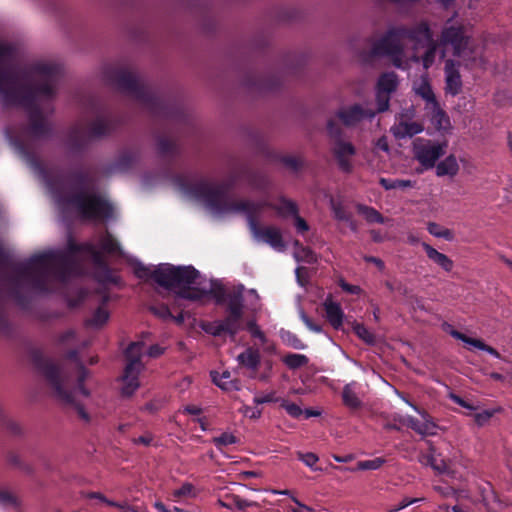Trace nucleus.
I'll return each mask as SVG.
<instances>
[{
  "mask_svg": "<svg viewBox=\"0 0 512 512\" xmlns=\"http://www.w3.org/2000/svg\"><path fill=\"white\" fill-rule=\"evenodd\" d=\"M86 496H87V498H90V499H97L100 502L105 503L109 506L114 507L115 505H118L117 502L108 500L102 493H99V492H90Z\"/></svg>",
  "mask_w": 512,
  "mask_h": 512,
  "instance_id": "obj_58",
  "label": "nucleus"
},
{
  "mask_svg": "<svg viewBox=\"0 0 512 512\" xmlns=\"http://www.w3.org/2000/svg\"><path fill=\"white\" fill-rule=\"evenodd\" d=\"M100 261V253L92 244L69 242L67 251H48L32 256L26 263L16 265L12 275L3 282L6 292L20 301L23 296L51 290L56 282H64L83 272V256Z\"/></svg>",
  "mask_w": 512,
  "mask_h": 512,
  "instance_id": "obj_2",
  "label": "nucleus"
},
{
  "mask_svg": "<svg viewBox=\"0 0 512 512\" xmlns=\"http://www.w3.org/2000/svg\"><path fill=\"white\" fill-rule=\"evenodd\" d=\"M260 352L258 349L249 347L237 356V361L243 367L256 372L260 364Z\"/></svg>",
  "mask_w": 512,
  "mask_h": 512,
  "instance_id": "obj_22",
  "label": "nucleus"
},
{
  "mask_svg": "<svg viewBox=\"0 0 512 512\" xmlns=\"http://www.w3.org/2000/svg\"><path fill=\"white\" fill-rule=\"evenodd\" d=\"M138 159V156L134 152H125L123 153L119 160H118V166L120 169H126L128 166L135 162Z\"/></svg>",
  "mask_w": 512,
  "mask_h": 512,
  "instance_id": "obj_50",
  "label": "nucleus"
},
{
  "mask_svg": "<svg viewBox=\"0 0 512 512\" xmlns=\"http://www.w3.org/2000/svg\"><path fill=\"white\" fill-rule=\"evenodd\" d=\"M110 131V124L103 116L96 118L88 125L77 123L70 131L68 142L71 147H78L87 141L102 137Z\"/></svg>",
  "mask_w": 512,
  "mask_h": 512,
  "instance_id": "obj_12",
  "label": "nucleus"
},
{
  "mask_svg": "<svg viewBox=\"0 0 512 512\" xmlns=\"http://www.w3.org/2000/svg\"><path fill=\"white\" fill-rule=\"evenodd\" d=\"M262 205V208L265 206H269L274 209L279 216L281 217H289L294 216L298 213V208L295 202L290 199L281 197L278 199L276 203L270 204L268 202H259Z\"/></svg>",
  "mask_w": 512,
  "mask_h": 512,
  "instance_id": "obj_21",
  "label": "nucleus"
},
{
  "mask_svg": "<svg viewBox=\"0 0 512 512\" xmlns=\"http://www.w3.org/2000/svg\"><path fill=\"white\" fill-rule=\"evenodd\" d=\"M58 203L62 206L71 207L84 219H102L112 215L111 205L94 192L75 188L59 195Z\"/></svg>",
  "mask_w": 512,
  "mask_h": 512,
  "instance_id": "obj_7",
  "label": "nucleus"
},
{
  "mask_svg": "<svg viewBox=\"0 0 512 512\" xmlns=\"http://www.w3.org/2000/svg\"><path fill=\"white\" fill-rule=\"evenodd\" d=\"M403 39L405 37L400 34V27L393 28L374 44L372 51L376 55L389 56L395 67L407 69L410 67V59L401 42Z\"/></svg>",
  "mask_w": 512,
  "mask_h": 512,
  "instance_id": "obj_9",
  "label": "nucleus"
},
{
  "mask_svg": "<svg viewBox=\"0 0 512 512\" xmlns=\"http://www.w3.org/2000/svg\"><path fill=\"white\" fill-rule=\"evenodd\" d=\"M293 217H294V225L298 232L304 233L309 230V225L302 217H300L298 215V213H296V215H294Z\"/></svg>",
  "mask_w": 512,
  "mask_h": 512,
  "instance_id": "obj_56",
  "label": "nucleus"
},
{
  "mask_svg": "<svg viewBox=\"0 0 512 512\" xmlns=\"http://www.w3.org/2000/svg\"><path fill=\"white\" fill-rule=\"evenodd\" d=\"M281 407L284 408L287 413L294 418H298L303 414V410L297 404L287 400H281Z\"/></svg>",
  "mask_w": 512,
  "mask_h": 512,
  "instance_id": "obj_49",
  "label": "nucleus"
},
{
  "mask_svg": "<svg viewBox=\"0 0 512 512\" xmlns=\"http://www.w3.org/2000/svg\"><path fill=\"white\" fill-rule=\"evenodd\" d=\"M423 130L424 126L422 123L416 121H408L404 119H401L391 129L393 135L398 139L412 137L414 135L421 133Z\"/></svg>",
  "mask_w": 512,
  "mask_h": 512,
  "instance_id": "obj_18",
  "label": "nucleus"
},
{
  "mask_svg": "<svg viewBox=\"0 0 512 512\" xmlns=\"http://www.w3.org/2000/svg\"><path fill=\"white\" fill-rule=\"evenodd\" d=\"M449 333L455 339L461 340L462 342H464L470 346H473L480 350L486 351L487 353L491 354L492 356H494L496 358H500V354L498 353V351L496 349L485 344L483 341H481L479 339L470 338V337L466 336L465 334H463L459 331H456L454 329H452Z\"/></svg>",
  "mask_w": 512,
  "mask_h": 512,
  "instance_id": "obj_26",
  "label": "nucleus"
},
{
  "mask_svg": "<svg viewBox=\"0 0 512 512\" xmlns=\"http://www.w3.org/2000/svg\"><path fill=\"white\" fill-rule=\"evenodd\" d=\"M355 382L346 384L342 391L343 404L349 409L356 410L362 407V401L355 391Z\"/></svg>",
  "mask_w": 512,
  "mask_h": 512,
  "instance_id": "obj_28",
  "label": "nucleus"
},
{
  "mask_svg": "<svg viewBox=\"0 0 512 512\" xmlns=\"http://www.w3.org/2000/svg\"><path fill=\"white\" fill-rule=\"evenodd\" d=\"M151 311L158 317L162 319H167L172 317L170 310L167 306L161 305L159 307H151Z\"/></svg>",
  "mask_w": 512,
  "mask_h": 512,
  "instance_id": "obj_55",
  "label": "nucleus"
},
{
  "mask_svg": "<svg viewBox=\"0 0 512 512\" xmlns=\"http://www.w3.org/2000/svg\"><path fill=\"white\" fill-rule=\"evenodd\" d=\"M300 317L304 324L313 332L320 333L322 331L321 326L312 322V320L304 313L301 312Z\"/></svg>",
  "mask_w": 512,
  "mask_h": 512,
  "instance_id": "obj_57",
  "label": "nucleus"
},
{
  "mask_svg": "<svg viewBox=\"0 0 512 512\" xmlns=\"http://www.w3.org/2000/svg\"><path fill=\"white\" fill-rule=\"evenodd\" d=\"M280 161L287 168L295 172L304 166V159L298 155H285L280 158Z\"/></svg>",
  "mask_w": 512,
  "mask_h": 512,
  "instance_id": "obj_40",
  "label": "nucleus"
},
{
  "mask_svg": "<svg viewBox=\"0 0 512 512\" xmlns=\"http://www.w3.org/2000/svg\"><path fill=\"white\" fill-rule=\"evenodd\" d=\"M431 111V123L437 130H447L450 127V120L447 114L440 108L438 102L435 106H429Z\"/></svg>",
  "mask_w": 512,
  "mask_h": 512,
  "instance_id": "obj_30",
  "label": "nucleus"
},
{
  "mask_svg": "<svg viewBox=\"0 0 512 512\" xmlns=\"http://www.w3.org/2000/svg\"><path fill=\"white\" fill-rule=\"evenodd\" d=\"M444 70L446 78V92L453 96L459 94L462 88V81L458 71V63L452 59H447Z\"/></svg>",
  "mask_w": 512,
  "mask_h": 512,
  "instance_id": "obj_17",
  "label": "nucleus"
},
{
  "mask_svg": "<svg viewBox=\"0 0 512 512\" xmlns=\"http://www.w3.org/2000/svg\"><path fill=\"white\" fill-rule=\"evenodd\" d=\"M400 34L413 43V51L434 41L433 32L427 21H420L411 27H400Z\"/></svg>",
  "mask_w": 512,
  "mask_h": 512,
  "instance_id": "obj_14",
  "label": "nucleus"
},
{
  "mask_svg": "<svg viewBox=\"0 0 512 512\" xmlns=\"http://www.w3.org/2000/svg\"><path fill=\"white\" fill-rule=\"evenodd\" d=\"M295 257L298 261H303L310 264L317 262L316 254L310 248L303 246L296 250Z\"/></svg>",
  "mask_w": 512,
  "mask_h": 512,
  "instance_id": "obj_43",
  "label": "nucleus"
},
{
  "mask_svg": "<svg viewBox=\"0 0 512 512\" xmlns=\"http://www.w3.org/2000/svg\"><path fill=\"white\" fill-rule=\"evenodd\" d=\"M340 286L344 291L349 292L351 294H359L361 292V288L359 286L351 285L344 281L340 283Z\"/></svg>",
  "mask_w": 512,
  "mask_h": 512,
  "instance_id": "obj_62",
  "label": "nucleus"
},
{
  "mask_svg": "<svg viewBox=\"0 0 512 512\" xmlns=\"http://www.w3.org/2000/svg\"><path fill=\"white\" fill-rule=\"evenodd\" d=\"M207 332L212 334L213 336H219L222 333L226 332L221 321H216L209 325V328L206 329Z\"/></svg>",
  "mask_w": 512,
  "mask_h": 512,
  "instance_id": "obj_54",
  "label": "nucleus"
},
{
  "mask_svg": "<svg viewBox=\"0 0 512 512\" xmlns=\"http://www.w3.org/2000/svg\"><path fill=\"white\" fill-rule=\"evenodd\" d=\"M100 245L102 250L109 254L117 253L120 250L118 242L108 233L102 237Z\"/></svg>",
  "mask_w": 512,
  "mask_h": 512,
  "instance_id": "obj_41",
  "label": "nucleus"
},
{
  "mask_svg": "<svg viewBox=\"0 0 512 512\" xmlns=\"http://www.w3.org/2000/svg\"><path fill=\"white\" fill-rule=\"evenodd\" d=\"M135 274L141 279H153L157 284L191 301L201 300L209 293V289L199 287L200 274L192 266L175 267L169 264L160 265L154 270L145 266H137Z\"/></svg>",
  "mask_w": 512,
  "mask_h": 512,
  "instance_id": "obj_5",
  "label": "nucleus"
},
{
  "mask_svg": "<svg viewBox=\"0 0 512 512\" xmlns=\"http://www.w3.org/2000/svg\"><path fill=\"white\" fill-rule=\"evenodd\" d=\"M421 245L425 250L427 257L440 266L444 271L450 272L453 269L454 262L447 255L437 251L426 242H423Z\"/></svg>",
  "mask_w": 512,
  "mask_h": 512,
  "instance_id": "obj_20",
  "label": "nucleus"
},
{
  "mask_svg": "<svg viewBox=\"0 0 512 512\" xmlns=\"http://www.w3.org/2000/svg\"><path fill=\"white\" fill-rule=\"evenodd\" d=\"M356 209L357 212L361 214L369 223H385V218L373 207L357 204Z\"/></svg>",
  "mask_w": 512,
  "mask_h": 512,
  "instance_id": "obj_34",
  "label": "nucleus"
},
{
  "mask_svg": "<svg viewBox=\"0 0 512 512\" xmlns=\"http://www.w3.org/2000/svg\"><path fill=\"white\" fill-rule=\"evenodd\" d=\"M157 150L162 156L174 155L177 152V145L172 139L160 138L158 140Z\"/></svg>",
  "mask_w": 512,
  "mask_h": 512,
  "instance_id": "obj_37",
  "label": "nucleus"
},
{
  "mask_svg": "<svg viewBox=\"0 0 512 512\" xmlns=\"http://www.w3.org/2000/svg\"><path fill=\"white\" fill-rule=\"evenodd\" d=\"M438 46H441V45L439 44L438 41H435V40L426 44L423 47V48H426V50L422 56H419L417 50H414L412 55L409 56L410 64L421 62L425 69L430 68L435 62Z\"/></svg>",
  "mask_w": 512,
  "mask_h": 512,
  "instance_id": "obj_19",
  "label": "nucleus"
},
{
  "mask_svg": "<svg viewBox=\"0 0 512 512\" xmlns=\"http://www.w3.org/2000/svg\"><path fill=\"white\" fill-rule=\"evenodd\" d=\"M452 401L466 409H468L469 411L471 412H474L476 411V408L471 405L469 402L465 401L464 399H462L461 397L455 395V394H452L451 397Z\"/></svg>",
  "mask_w": 512,
  "mask_h": 512,
  "instance_id": "obj_61",
  "label": "nucleus"
},
{
  "mask_svg": "<svg viewBox=\"0 0 512 512\" xmlns=\"http://www.w3.org/2000/svg\"><path fill=\"white\" fill-rule=\"evenodd\" d=\"M384 460L381 458H375L373 460L360 461L357 464L358 470H376L382 466Z\"/></svg>",
  "mask_w": 512,
  "mask_h": 512,
  "instance_id": "obj_48",
  "label": "nucleus"
},
{
  "mask_svg": "<svg viewBox=\"0 0 512 512\" xmlns=\"http://www.w3.org/2000/svg\"><path fill=\"white\" fill-rule=\"evenodd\" d=\"M323 305L327 320L335 329H339L343 323V311L340 305L329 299Z\"/></svg>",
  "mask_w": 512,
  "mask_h": 512,
  "instance_id": "obj_25",
  "label": "nucleus"
},
{
  "mask_svg": "<svg viewBox=\"0 0 512 512\" xmlns=\"http://www.w3.org/2000/svg\"><path fill=\"white\" fill-rule=\"evenodd\" d=\"M246 329L252 337L258 338L262 344L267 342V338L254 319L249 320L246 324Z\"/></svg>",
  "mask_w": 512,
  "mask_h": 512,
  "instance_id": "obj_45",
  "label": "nucleus"
},
{
  "mask_svg": "<svg viewBox=\"0 0 512 512\" xmlns=\"http://www.w3.org/2000/svg\"><path fill=\"white\" fill-rule=\"evenodd\" d=\"M332 208L335 218L340 221H344L350 215L339 204H333Z\"/></svg>",
  "mask_w": 512,
  "mask_h": 512,
  "instance_id": "obj_60",
  "label": "nucleus"
},
{
  "mask_svg": "<svg viewBox=\"0 0 512 512\" xmlns=\"http://www.w3.org/2000/svg\"><path fill=\"white\" fill-rule=\"evenodd\" d=\"M379 183L386 190L405 189L414 186L413 181L404 179L390 180L386 178H380Z\"/></svg>",
  "mask_w": 512,
  "mask_h": 512,
  "instance_id": "obj_35",
  "label": "nucleus"
},
{
  "mask_svg": "<svg viewBox=\"0 0 512 512\" xmlns=\"http://www.w3.org/2000/svg\"><path fill=\"white\" fill-rule=\"evenodd\" d=\"M14 54L13 46L0 43V95L5 103L18 104L28 110L29 133L40 137L49 130L40 103L55 95L62 67L54 61L39 60L18 71L10 65Z\"/></svg>",
  "mask_w": 512,
  "mask_h": 512,
  "instance_id": "obj_1",
  "label": "nucleus"
},
{
  "mask_svg": "<svg viewBox=\"0 0 512 512\" xmlns=\"http://www.w3.org/2000/svg\"><path fill=\"white\" fill-rule=\"evenodd\" d=\"M375 112L372 109L364 108L361 105L355 104L343 107L338 110V119L346 126H354L364 119H373Z\"/></svg>",
  "mask_w": 512,
  "mask_h": 512,
  "instance_id": "obj_16",
  "label": "nucleus"
},
{
  "mask_svg": "<svg viewBox=\"0 0 512 512\" xmlns=\"http://www.w3.org/2000/svg\"><path fill=\"white\" fill-rule=\"evenodd\" d=\"M447 143L426 138H416L412 143L414 159L429 170L435 167L437 161L446 153Z\"/></svg>",
  "mask_w": 512,
  "mask_h": 512,
  "instance_id": "obj_11",
  "label": "nucleus"
},
{
  "mask_svg": "<svg viewBox=\"0 0 512 512\" xmlns=\"http://www.w3.org/2000/svg\"><path fill=\"white\" fill-rule=\"evenodd\" d=\"M436 460L437 458L434 456L433 453L423 454L419 457V461L421 464L425 466H431L433 469H440L438 466H436Z\"/></svg>",
  "mask_w": 512,
  "mask_h": 512,
  "instance_id": "obj_52",
  "label": "nucleus"
},
{
  "mask_svg": "<svg viewBox=\"0 0 512 512\" xmlns=\"http://www.w3.org/2000/svg\"><path fill=\"white\" fill-rule=\"evenodd\" d=\"M434 236L438 237V238L446 239L448 241L453 240V232L447 228H442V230H440V232L434 231Z\"/></svg>",
  "mask_w": 512,
  "mask_h": 512,
  "instance_id": "obj_63",
  "label": "nucleus"
},
{
  "mask_svg": "<svg viewBox=\"0 0 512 512\" xmlns=\"http://www.w3.org/2000/svg\"><path fill=\"white\" fill-rule=\"evenodd\" d=\"M172 495L175 498L196 496L194 486L191 483H184L180 488L174 490Z\"/></svg>",
  "mask_w": 512,
  "mask_h": 512,
  "instance_id": "obj_47",
  "label": "nucleus"
},
{
  "mask_svg": "<svg viewBox=\"0 0 512 512\" xmlns=\"http://www.w3.org/2000/svg\"><path fill=\"white\" fill-rule=\"evenodd\" d=\"M213 443L218 449H222L228 445L236 444L238 442L237 437L229 432H224L218 437L213 438Z\"/></svg>",
  "mask_w": 512,
  "mask_h": 512,
  "instance_id": "obj_42",
  "label": "nucleus"
},
{
  "mask_svg": "<svg viewBox=\"0 0 512 512\" xmlns=\"http://www.w3.org/2000/svg\"><path fill=\"white\" fill-rule=\"evenodd\" d=\"M497 411V409L482 410L470 415L473 417L475 423L481 427L486 425Z\"/></svg>",
  "mask_w": 512,
  "mask_h": 512,
  "instance_id": "obj_44",
  "label": "nucleus"
},
{
  "mask_svg": "<svg viewBox=\"0 0 512 512\" xmlns=\"http://www.w3.org/2000/svg\"><path fill=\"white\" fill-rule=\"evenodd\" d=\"M224 184L200 179L192 183L187 193L201 202L212 214L220 216L229 213L244 214L248 221L249 230L255 241L268 244L278 252L286 249L281 230L276 226H259L256 220L262 209L260 203L250 200H232L227 196Z\"/></svg>",
  "mask_w": 512,
  "mask_h": 512,
  "instance_id": "obj_3",
  "label": "nucleus"
},
{
  "mask_svg": "<svg viewBox=\"0 0 512 512\" xmlns=\"http://www.w3.org/2000/svg\"><path fill=\"white\" fill-rule=\"evenodd\" d=\"M164 349L160 347L159 345H152L148 350V355L152 358H156L163 354Z\"/></svg>",
  "mask_w": 512,
  "mask_h": 512,
  "instance_id": "obj_64",
  "label": "nucleus"
},
{
  "mask_svg": "<svg viewBox=\"0 0 512 512\" xmlns=\"http://www.w3.org/2000/svg\"><path fill=\"white\" fill-rule=\"evenodd\" d=\"M108 319L109 312L105 308L99 307L88 320V324L92 327L100 328L107 323Z\"/></svg>",
  "mask_w": 512,
  "mask_h": 512,
  "instance_id": "obj_38",
  "label": "nucleus"
},
{
  "mask_svg": "<svg viewBox=\"0 0 512 512\" xmlns=\"http://www.w3.org/2000/svg\"><path fill=\"white\" fill-rule=\"evenodd\" d=\"M278 399L276 398L275 396V392L274 391H271L265 395H259V396H256L254 399H253V402L257 405L259 404H264V403H270V402H274V401H277Z\"/></svg>",
  "mask_w": 512,
  "mask_h": 512,
  "instance_id": "obj_53",
  "label": "nucleus"
},
{
  "mask_svg": "<svg viewBox=\"0 0 512 512\" xmlns=\"http://www.w3.org/2000/svg\"><path fill=\"white\" fill-rule=\"evenodd\" d=\"M438 42L441 46H450L453 55L459 58L466 67L472 68L485 63L483 58L478 55L477 48L472 43L470 36L466 35L464 26L452 19L446 21L442 27Z\"/></svg>",
  "mask_w": 512,
  "mask_h": 512,
  "instance_id": "obj_6",
  "label": "nucleus"
},
{
  "mask_svg": "<svg viewBox=\"0 0 512 512\" xmlns=\"http://www.w3.org/2000/svg\"><path fill=\"white\" fill-rule=\"evenodd\" d=\"M327 129L329 134L335 137L331 151L339 169L345 173H351L353 157L356 154L355 146L351 142L339 138L340 130L333 121L328 122Z\"/></svg>",
  "mask_w": 512,
  "mask_h": 512,
  "instance_id": "obj_13",
  "label": "nucleus"
},
{
  "mask_svg": "<svg viewBox=\"0 0 512 512\" xmlns=\"http://www.w3.org/2000/svg\"><path fill=\"white\" fill-rule=\"evenodd\" d=\"M143 346L142 342H132L126 350L128 363L121 377V392L125 396H131L139 388L138 376L144 368L141 362Z\"/></svg>",
  "mask_w": 512,
  "mask_h": 512,
  "instance_id": "obj_10",
  "label": "nucleus"
},
{
  "mask_svg": "<svg viewBox=\"0 0 512 512\" xmlns=\"http://www.w3.org/2000/svg\"><path fill=\"white\" fill-rule=\"evenodd\" d=\"M243 292L244 286L240 285L227 293L225 297L227 312L243 313Z\"/></svg>",
  "mask_w": 512,
  "mask_h": 512,
  "instance_id": "obj_23",
  "label": "nucleus"
},
{
  "mask_svg": "<svg viewBox=\"0 0 512 512\" xmlns=\"http://www.w3.org/2000/svg\"><path fill=\"white\" fill-rule=\"evenodd\" d=\"M297 456H298V459L301 460L302 462L305 463V465H307L308 467L310 468H313L314 465L318 462L319 458L316 454L312 453V452H308V453H302V452H298L297 453Z\"/></svg>",
  "mask_w": 512,
  "mask_h": 512,
  "instance_id": "obj_51",
  "label": "nucleus"
},
{
  "mask_svg": "<svg viewBox=\"0 0 512 512\" xmlns=\"http://www.w3.org/2000/svg\"><path fill=\"white\" fill-rule=\"evenodd\" d=\"M391 95L376 90L377 112L382 113L389 109Z\"/></svg>",
  "mask_w": 512,
  "mask_h": 512,
  "instance_id": "obj_46",
  "label": "nucleus"
},
{
  "mask_svg": "<svg viewBox=\"0 0 512 512\" xmlns=\"http://www.w3.org/2000/svg\"><path fill=\"white\" fill-rule=\"evenodd\" d=\"M43 373L56 397L62 404L73 409L78 417L84 422L90 421V416L80 403V397H89L90 391L84 386L89 372L82 365H79L72 372L65 365L54 362H47L43 367Z\"/></svg>",
  "mask_w": 512,
  "mask_h": 512,
  "instance_id": "obj_4",
  "label": "nucleus"
},
{
  "mask_svg": "<svg viewBox=\"0 0 512 512\" xmlns=\"http://www.w3.org/2000/svg\"><path fill=\"white\" fill-rule=\"evenodd\" d=\"M308 358L303 354H288L283 358V363L290 369H297L307 365Z\"/></svg>",
  "mask_w": 512,
  "mask_h": 512,
  "instance_id": "obj_36",
  "label": "nucleus"
},
{
  "mask_svg": "<svg viewBox=\"0 0 512 512\" xmlns=\"http://www.w3.org/2000/svg\"><path fill=\"white\" fill-rule=\"evenodd\" d=\"M435 168L438 177H454L459 171V164L456 157L451 154L435 165Z\"/></svg>",
  "mask_w": 512,
  "mask_h": 512,
  "instance_id": "obj_27",
  "label": "nucleus"
},
{
  "mask_svg": "<svg viewBox=\"0 0 512 512\" xmlns=\"http://www.w3.org/2000/svg\"><path fill=\"white\" fill-rule=\"evenodd\" d=\"M413 90L418 96L426 101V108L429 106H435V103H437L435 94L427 78L422 77L416 81L413 85Z\"/></svg>",
  "mask_w": 512,
  "mask_h": 512,
  "instance_id": "obj_24",
  "label": "nucleus"
},
{
  "mask_svg": "<svg viewBox=\"0 0 512 512\" xmlns=\"http://www.w3.org/2000/svg\"><path fill=\"white\" fill-rule=\"evenodd\" d=\"M227 316L225 319L220 320L226 329V333H229L232 337H234L238 331L242 329L241 320L243 317V313L238 312H227Z\"/></svg>",
  "mask_w": 512,
  "mask_h": 512,
  "instance_id": "obj_32",
  "label": "nucleus"
},
{
  "mask_svg": "<svg viewBox=\"0 0 512 512\" xmlns=\"http://www.w3.org/2000/svg\"><path fill=\"white\" fill-rule=\"evenodd\" d=\"M355 334L366 344L374 345L376 343L375 335L369 331L363 324L356 323L353 326Z\"/></svg>",
  "mask_w": 512,
  "mask_h": 512,
  "instance_id": "obj_39",
  "label": "nucleus"
},
{
  "mask_svg": "<svg viewBox=\"0 0 512 512\" xmlns=\"http://www.w3.org/2000/svg\"><path fill=\"white\" fill-rule=\"evenodd\" d=\"M407 403L422 417V422L408 416L406 426L421 436H435L439 426L434 422L433 418L426 411L419 409L408 401Z\"/></svg>",
  "mask_w": 512,
  "mask_h": 512,
  "instance_id": "obj_15",
  "label": "nucleus"
},
{
  "mask_svg": "<svg viewBox=\"0 0 512 512\" xmlns=\"http://www.w3.org/2000/svg\"><path fill=\"white\" fill-rule=\"evenodd\" d=\"M225 499L227 501L219 499L218 504L221 507H224L227 509H231L232 506L234 505L238 510L244 511L248 507L258 506V504L256 502L248 501L246 499L241 498L239 495H236V494H227L225 496Z\"/></svg>",
  "mask_w": 512,
  "mask_h": 512,
  "instance_id": "obj_31",
  "label": "nucleus"
},
{
  "mask_svg": "<svg viewBox=\"0 0 512 512\" xmlns=\"http://www.w3.org/2000/svg\"><path fill=\"white\" fill-rule=\"evenodd\" d=\"M213 382L223 390H239V382L231 379V374L228 371H224L222 374L212 372Z\"/></svg>",
  "mask_w": 512,
  "mask_h": 512,
  "instance_id": "obj_33",
  "label": "nucleus"
},
{
  "mask_svg": "<svg viewBox=\"0 0 512 512\" xmlns=\"http://www.w3.org/2000/svg\"><path fill=\"white\" fill-rule=\"evenodd\" d=\"M421 499L420 498H404L398 506L390 509L388 512H398L406 507H408L409 505L413 504V503H416L418 501H420Z\"/></svg>",
  "mask_w": 512,
  "mask_h": 512,
  "instance_id": "obj_59",
  "label": "nucleus"
},
{
  "mask_svg": "<svg viewBox=\"0 0 512 512\" xmlns=\"http://www.w3.org/2000/svg\"><path fill=\"white\" fill-rule=\"evenodd\" d=\"M105 84L139 101L147 100L146 87L139 74L130 66L109 64L102 69Z\"/></svg>",
  "mask_w": 512,
  "mask_h": 512,
  "instance_id": "obj_8",
  "label": "nucleus"
},
{
  "mask_svg": "<svg viewBox=\"0 0 512 512\" xmlns=\"http://www.w3.org/2000/svg\"><path fill=\"white\" fill-rule=\"evenodd\" d=\"M398 83V76L394 72H387L380 76L376 90L391 95L396 91Z\"/></svg>",
  "mask_w": 512,
  "mask_h": 512,
  "instance_id": "obj_29",
  "label": "nucleus"
}]
</instances>
